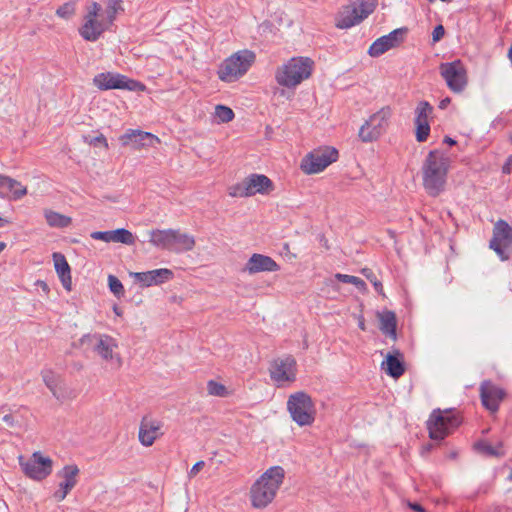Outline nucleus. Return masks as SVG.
I'll return each instance as SVG.
<instances>
[{"mask_svg": "<svg viewBox=\"0 0 512 512\" xmlns=\"http://www.w3.org/2000/svg\"><path fill=\"white\" fill-rule=\"evenodd\" d=\"M123 10L122 0H105V9L96 1L90 2L86 6L79 34L86 41H97L111 28L117 14Z\"/></svg>", "mask_w": 512, "mask_h": 512, "instance_id": "f257e3e1", "label": "nucleus"}, {"mask_svg": "<svg viewBox=\"0 0 512 512\" xmlns=\"http://www.w3.org/2000/svg\"><path fill=\"white\" fill-rule=\"evenodd\" d=\"M450 159L435 149L428 153L423 166V185L429 195L436 197L443 190L449 169Z\"/></svg>", "mask_w": 512, "mask_h": 512, "instance_id": "f03ea898", "label": "nucleus"}, {"mask_svg": "<svg viewBox=\"0 0 512 512\" xmlns=\"http://www.w3.org/2000/svg\"><path fill=\"white\" fill-rule=\"evenodd\" d=\"M315 69V62L307 56H294L275 70L276 83L288 89H295L308 80Z\"/></svg>", "mask_w": 512, "mask_h": 512, "instance_id": "7ed1b4c3", "label": "nucleus"}, {"mask_svg": "<svg viewBox=\"0 0 512 512\" xmlns=\"http://www.w3.org/2000/svg\"><path fill=\"white\" fill-rule=\"evenodd\" d=\"M285 476L281 466L269 468L251 487L250 496L253 507L264 508L275 498Z\"/></svg>", "mask_w": 512, "mask_h": 512, "instance_id": "20e7f679", "label": "nucleus"}, {"mask_svg": "<svg viewBox=\"0 0 512 512\" xmlns=\"http://www.w3.org/2000/svg\"><path fill=\"white\" fill-rule=\"evenodd\" d=\"M255 60L256 54L252 50H238L220 63L217 76L222 82H235L249 71Z\"/></svg>", "mask_w": 512, "mask_h": 512, "instance_id": "39448f33", "label": "nucleus"}, {"mask_svg": "<svg viewBox=\"0 0 512 512\" xmlns=\"http://www.w3.org/2000/svg\"><path fill=\"white\" fill-rule=\"evenodd\" d=\"M377 0H355L338 11L335 25L339 29L351 28L367 18L376 8Z\"/></svg>", "mask_w": 512, "mask_h": 512, "instance_id": "423d86ee", "label": "nucleus"}, {"mask_svg": "<svg viewBox=\"0 0 512 512\" xmlns=\"http://www.w3.org/2000/svg\"><path fill=\"white\" fill-rule=\"evenodd\" d=\"M461 423L458 415L451 410L434 409L427 420L429 437L441 441L451 434Z\"/></svg>", "mask_w": 512, "mask_h": 512, "instance_id": "0eeeda50", "label": "nucleus"}, {"mask_svg": "<svg viewBox=\"0 0 512 512\" xmlns=\"http://www.w3.org/2000/svg\"><path fill=\"white\" fill-rule=\"evenodd\" d=\"M287 409L292 420L299 426H309L315 421V405L306 392L299 391L291 394L287 401Z\"/></svg>", "mask_w": 512, "mask_h": 512, "instance_id": "6e6552de", "label": "nucleus"}, {"mask_svg": "<svg viewBox=\"0 0 512 512\" xmlns=\"http://www.w3.org/2000/svg\"><path fill=\"white\" fill-rule=\"evenodd\" d=\"M338 158L339 152L336 148L320 146L303 157L300 168L307 175L317 174L336 162Z\"/></svg>", "mask_w": 512, "mask_h": 512, "instance_id": "1a4fd4ad", "label": "nucleus"}, {"mask_svg": "<svg viewBox=\"0 0 512 512\" xmlns=\"http://www.w3.org/2000/svg\"><path fill=\"white\" fill-rule=\"evenodd\" d=\"M274 189L273 182L263 174H251L243 179L242 182L234 184L228 188V193L232 197H250L257 193L269 194Z\"/></svg>", "mask_w": 512, "mask_h": 512, "instance_id": "9d476101", "label": "nucleus"}, {"mask_svg": "<svg viewBox=\"0 0 512 512\" xmlns=\"http://www.w3.org/2000/svg\"><path fill=\"white\" fill-rule=\"evenodd\" d=\"M93 85L102 91L119 89L144 92L147 89L143 83L115 72L98 73L93 78Z\"/></svg>", "mask_w": 512, "mask_h": 512, "instance_id": "9b49d317", "label": "nucleus"}, {"mask_svg": "<svg viewBox=\"0 0 512 512\" xmlns=\"http://www.w3.org/2000/svg\"><path fill=\"white\" fill-rule=\"evenodd\" d=\"M489 247L502 261L510 259L512 255V227L505 220L500 219L494 224Z\"/></svg>", "mask_w": 512, "mask_h": 512, "instance_id": "f8f14e48", "label": "nucleus"}, {"mask_svg": "<svg viewBox=\"0 0 512 512\" xmlns=\"http://www.w3.org/2000/svg\"><path fill=\"white\" fill-rule=\"evenodd\" d=\"M448 88L456 93L462 92L467 85V71L460 60L442 63L439 67Z\"/></svg>", "mask_w": 512, "mask_h": 512, "instance_id": "ddd939ff", "label": "nucleus"}, {"mask_svg": "<svg viewBox=\"0 0 512 512\" xmlns=\"http://www.w3.org/2000/svg\"><path fill=\"white\" fill-rule=\"evenodd\" d=\"M296 371V360L291 355L275 359L269 368L271 379L278 384L294 382Z\"/></svg>", "mask_w": 512, "mask_h": 512, "instance_id": "4468645a", "label": "nucleus"}, {"mask_svg": "<svg viewBox=\"0 0 512 512\" xmlns=\"http://www.w3.org/2000/svg\"><path fill=\"white\" fill-rule=\"evenodd\" d=\"M20 465L26 476L34 480L45 479L52 472V460L49 457H43L40 452L33 453L32 457L26 461H21Z\"/></svg>", "mask_w": 512, "mask_h": 512, "instance_id": "2eb2a0df", "label": "nucleus"}, {"mask_svg": "<svg viewBox=\"0 0 512 512\" xmlns=\"http://www.w3.org/2000/svg\"><path fill=\"white\" fill-rule=\"evenodd\" d=\"M80 341L82 345L91 347L104 360L113 359V350L117 347V344L111 336L106 334H87Z\"/></svg>", "mask_w": 512, "mask_h": 512, "instance_id": "dca6fc26", "label": "nucleus"}, {"mask_svg": "<svg viewBox=\"0 0 512 512\" xmlns=\"http://www.w3.org/2000/svg\"><path fill=\"white\" fill-rule=\"evenodd\" d=\"M482 405L491 413L499 409L501 401L504 400L506 392L490 380H484L479 388Z\"/></svg>", "mask_w": 512, "mask_h": 512, "instance_id": "f3484780", "label": "nucleus"}, {"mask_svg": "<svg viewBox=\"0 0 512 512\" xmlns=\"http://www.w3.org/2000/svg\"><path fill=\"white\" fill-rule=\"evenodd\" d=\"M162 421L146 415L142 418L139 427V441L145 447L153 445L155 440L163 435Z\"/></svg>", "mask_w": 512, "mask_h": 512, "instance_id": "a211bd4d", "label": "nucleus"}, {"mask_svg": "<svg viewBox=\"0 0 512 512\" xmlns=\"http://www.w3.org/2000/svg\"><path fill=\"white\" fill-rule=\"evenodd\" d=\"M403 30L396 29L387 35L376 39L369 47L368 54L371 57H379L388 50L399 46L403 41Z\"/></svg>", "mask_w": 512, "mask_h": 512, "instance_id": "6ab92c4d", "label": "nucleus"}, {"mask_svg": "<svg viewBox=\"0 0 512 512\" xmlns=\"http://www.w3.org/2000/svg\"><path fill=\"white\" fill-rule=\"evenodd\" d=\"M79 468L77 465H66L58 472V476L63 479L59 483V488L54 492V498L61 502L63 501L68 493L76 486L77 476L79 475Z\"/></svg>", "mask_w": 512, "mask_h": 512, "instance_id": "aec40b11", "label": "nucleus"}, {"mask_svg": "<svg viewBox=\"0 0 512 512\" xmlns=\"http://www.w3.org/2000/svg\"><path fill=\"white\" fill-rule=\"evenodd\" d=\"M133 276L143 287H150L152 285H159L171 280L174 273L170 269L160 268L147 272H136Z\"/></svg>", "mask_w": 512, "mask_h": 512, "instance_id": "412c9836", "label": "nucleus"}, {"mask_svg": "<svg viewBox=\"0 0 512 512\" xmlns=\"http://www.w3.org/2000/svg\"><path fill=\"white\" fill-rule=\"evenodd\" d=\"M120 139L123 145L131 146L134 149L154 146L160 142L158 137L144 130H131L130 133L121 136Z\"/></svg>", "mask_w": 512, "mask_h": 512, "instance_id": "4be33fe9", "label": "nucleus"}, {"mask_svg": "<svg viewBox=\"0 0 512 512\" xmlns=\"http://www.w3.org/2000/svg\"><path fill=\"white\" fill-rule=\"evenodd\" d=\"M90 236L94 240L122 243L126 245H133L136 239L135 236L125 228L110 231H95L92 232Z\"/></svg>", "mask_w": 512, "mask_h": 512, "instance_id": "5701e85b", "label": "nucleus"}, {"mask_svg": "<svg viewBox=\"0 0 512 512\" xmlns=\"http://www.w3.org/2000/svg\"><path fill=\"white\" fill-rule=\"evenodd\" d=\"M279 270V265L271 257L254 253L247 261L244 271L249 274L259 272H275Z\"/></svg>", "mask_w": 512, "mask_h": 512, "instance_id": "b1692460", "label": "nucleus"}, {"mask_svg": "<svg viewBox=\"0 0 512 512\" xmlns=\"http://www.w3.org/2000/svg\"><path fill=\"white\" fill-rule=\"evenodd\" d=\"M382 365H386L385 372L394 379L400 378L406 370L404 356L399 349L388 352Z\"/></svg>", "mask_w": 512, "mask_h": 512, "instance_id": "393cba45", "label": "nucleus"}, {"mask_svg": "<svg viewBox=\"0 0 512 512\" xmlns=\"http://www.w3.org/2000/svg\"><path fill=\"white\" fill-rule=\"evenodd\" d=\"M54 266L56 272L61 280L63 287L67 291L72 289L71 269L65 258L61 253L55 252L53 254Z\"/></svg>", "mask_w": 512, "mask_h": 512, "instance_id": "a878e982", "label": "nucleus"}, {"mask_svg": "<svg viewBox=\"0 0 512 512\" xmlns=\"http://www.w3.org/2000/svg\"><path fill=\"white\" fill-rule=\"evenodd\" d=\"M12 193L14 200L21 199L27 194V189L17 180L0 174V197H5L7 192Z\"/></svg>", "mask_w": 512, "mask_h": 512, "instance_id": "bb28decb", "label": "nucleus"}, {"mask_svg": "<svg viewBox=\"0 0 512 512\" xmlns=\"http://www.w3.org/2000/svg\"><path fill=\"white\" fill-rule=\"evenodd\" d=\"M377 317L380 321L379 329L383 334L396 340V328H397V318L396 314L390 310H384L383 312H378Z\"/></svg>", "mask_w": 512, "mask_h": 512, "instance_id": "cd10ccee", "label": "nucleus"}, {"mask_svg": "<svg viewBox=\"0 0 512 512\" xmlns=\"http://www.w3.org/2000/svg\"><path fill=\"white\" fill-rule=\"evenodd\" d=\"M174 229H155L150 232L149 242L157 248L171 251Z\"/></svg>", "mask_w": 512, "mask_h": 512, "instance_id": "c85d7f7f", "label": "nucleus"}, {"mask_svg": "<svg viewBox=\"0 0 512 512\" xmlns=\"http://www.w3.org/2000/svg\"><path fill=\"white\" fill-rule=\"evenodd\" d=\"M195 246V239L192 235L174 230L171 251L182 253L191 251Z\"/></svg>", "mask_w": 512, "mask_h": 512, "instance_id": "c756f323", "label": "nucleus"}, {"mask_svg": "<svg viewBox=\"0 0 512 512\" xmlns=\"http://www.w3.org/2000/svg\"><path fill=\"white\" fill-rule=\"evenodd\" d=\"M433 112V107L426 101H421L415 111L416 128H430L429 118Z\"/></svg>", "mask_w": 512, "mask_h": 512, "instance_id": "7c9ffc66", "label": "nucleus"}, {"mask_svg": "<svg viewBox=\"0 0 512 512\" xmlns=\"http://www.w3.org/2000/svg\"><path fill=\"white\" fill-rule=\"evenodd\" d=\"M44 217L47 224L52 228H66L72 223L71 217L60 214L51 209L44 210Z\"/></svg>", "mask_w": 512, "mask_h": 512, "instance_id": "2f4dec72", "label": "nucleus"}, {"mask_svg": "<svg viewBox=\"0 0 512 512\" xmlns=\"http://www.w3.org/2000/svg\"><path fill=\"white\" fill-rule=\"evenodd\" d=\"M391 115L392 111L390 107H384L379 112L372 115L370 119L366 121L364 125L361 126V128H366V126L368 128H380L382 126H387L389 125V119Z\"/></svg>", "mask_w": 512, "mask_h": 512, "instance_id": "473e14b6", "label": "nucleus"}, {"mask_svg": "<svg viewBox=\"0 0 512 512\" xmlns=\"http://www.w3.org/2000/svg\"><path fill=\"white\" fill-rule=\"evenodd\" d=\"M502 445L499 444L498 447H493L485 440H479L474 444V449L481 455L488 457H500L503 455L501 451Z\"/></svg>", "mask_w": 512, "mask_h": 512, "instance_id": "72a5a7b5", "label": "nucleus"}, {"mask_svg": "<svg viewBox=\"0 0 512 512\" xmlns=\"http://www.w3.org/2000/svg\"><path fill=\"white\" fill-rule=\"evenodd\" d=\"M77 0H70L63 3L56 9V15L64 20H70L76 15Z\"/></svg>", "mask_w": 512, "mask_h": 512, "instance_id": "f704fd0d", "label": "nucleus"}, {"mask_svg": "<svg viewBox=\"0 0 512 512\" xmlns=\"http://www.w3.org/2000/svg\"><path fill=\"white\" fill-rule=\"evenodd\" d=\"M42 380L47 386V388L51 391L53 396L57 397V385L59 382V375H57L51 369H44L41 371Z\"/></svg>", "mask_w": 512, "mask_h": 512, "instance_id": "c9c22d12", "label": "nucleus"}, {"mask_svg": "<svg viewBox=\"0 0 512 512\" xmlns=\"http://www.w3.org/2000/svg\"><path fill=\"white\" fill-rule=\"evenodd\" d=\"M108 285L110 291L116 296L121 297L124 295V287L121 281L114 275L108 276Z\"/></svg>", "mask_w": 512, "mask_h": 512, "instance_id": "e433bc0d", "label": "nucleus"}, {"mask_svg": "<svg viewBox=\"0 0 512 512\" xmlns=\"http://www.w3.org/2000/svg\"><path fill=\"white\" fill-rule=\"evenodd\" d=\"M207 390L210 395L224 397L227 395V389L223 384H220L214 380H210L207 383Z\"/></svg>", "mask_w": 512, "mask_h": 512, "instance_id": "4c0bfd02", "label": "nucleus"}, {"mask_svg": "<svg viewBox=\"0 0 512 512\" xmlns=\"http://www.w3.org/2000/svg\"><path fill=\"white\" fill-rule=\"evenodd\" d=\"M362 273L365 275V277L373 284L375 290L384 296V292H383V285L382 283L377 279V277L375 276V274L370 270V269H363L362 270Z\"/></svg>", "mask_w": 512, "mask_h": 512, "instance_id": "58836bf2", "label": "nucleus"}, {"mask_svg": "<svg viewBox=\"0 0 512 512\" xmlns=\"http://www.w3.org/2000/svg\"><path fill=\"white\" fill-rule=\"evenodd\" d=\"M358 136L363 142H372L380 136V130H359Z\"/></svg>", "mask_w": 512, "mask_h": 512, "instance_id": "ea45409f", "label": "nucleus"}, {"mask_svg": "<svg viewBox=\"0 0 512 512\" xmlns=\"http://www.w3.org/2000/svg\"><path fill=\"white\" fill-rule=\"evenodd\" d=\"M228 107L224 105H217L215 107L214 116L218 119L220 123H227L228 122Z\"/></svg>", "mask_w": 512, "mask_h": 512, "instance_id": "a19ab883", "label": "nucleus"}, {"mask_svg": "<svg viewBox=\"0 0 512 512\" xmlns=\"http://www.w3.org/2000/svg\"><path fill=\"white\" fill-rule=\"evenodd\" d=\"M84 138H85V141H87L90 145H93L95 147L103 146L106 148L108 146L106 138L102 134L92 137V138H88V137H84Z\"/></svg>", "mask_w": 512, "mask_h": 512, "instance_id": "79ce46f5", "label": "nucleus"}, {"mask_svg": "<svg viewBox=\"0 0 512 512\" xmlns=\"http://www.w3.org/2000/svg\"><path fill=\"white\" fill-rule=\"evenodd\" d=\"M335 279H337L338 281H340L342 283H347V284H352L353 285L354 281H356V276L336 273L335 274Z\"/></svg>", "mask_w": 512, "mask_h": 512, "instance_id": "37998d69", "label": "nucleus"}, {"mask_svg": "<svg viewBox=\"0 0 512 512\" xmlns=\"http://www.w3.org/2000/svg\"><path fill=\"white\" fill-rule=\"evenodd\" d=\"M445 34L444 27L442 25H438L434 28L432 33V38L434 42L440 41Z\"/></svg>", "mask_w": 512, "mask_h": 512, "instance_id": "c03bdc74", "label": "nucleus"}, {"mask_svg": "<svg viewBox=\"0 0 512 512\" xmlns=\"http://www.w3.org/2000/svg\"><path fill=\"white\" fill-rule=\"evenodd\" d=\"M205 465V462L204 461H198L197 463H195L191 470L189 471V477H195L199 471L204 467Z\"/></svg>", "mask_w": 512, "mask_h": 512, "instance_id": "a18cd8bd", "label": "nucleus"}, {"mask_svg": "<svg viewBox=\"0 0 512 512\" xmlns=\"http://www.w3.org/2000/svg\"><path fill=\"white\" fill-rule=\"evenodd\" d=\"M430 130H416V138L419 142H424L429 137Z\"/></svg>", "mask_w": 512, "mask_h": 512, "instance_id": "49530a36", "label": "nucleus"}, {"mask_svg": "<svg viewBox=\"0 0 512 512\" xmlns=\"http://www.w3.org/2000/svg\"><path fill=\"white\" fill-rule=\"evenodd\" d=\"M504 174H510L512 172V154L507 158L505 164L502 167Z\"/></svg>", "mask_w": 512, "mask_h": 512, "instance_id": "de8ad7c7", "label": "nucleus"}, {"mask_svg": "<svg viewBox=\"0 0 512 512\" xmlns=\"http://www.w3.org/2000/svg\"><path fill=\"white\" fill-rule=\"evenodd\" d=\"M3 422L6 423L9 427H14L15 421L14 417L11 414H6L2 418Z\"/></svg>", "mask_w": 512, "mask_h": 512, "instance_id": "09e8293b", "label": "nucleus"}, {"mask_svg": "<svg viewBox=\"0 0 512 512\" xmlns=\"http://www.w3.org/2000/svg\"><path fill=\"white\" fill-rule=\"evenodd\" d=\"M409 507L415 512H427L426 509L419 503H409Z\"/></svg>", "mask_w": 512, "mask_h": 512, "instance_id": "8fccbe9b", "label": "nucleus"}, {"mask_svg": "<svg viewBox=\"0 0 512 512\" xmlns=\"http://www.w3.org/2000/svg\"><path fill=\"white\" fill-rule=\"evenodd\" d=\"M353 285L361 291L366 289V283L359 277H356V281H354Z\"/></svg>", "mask_w": 512, "mask_h": 512, "instance_id": "3c124183", "label": "nucleus"}, {"mask_svg": "<svg viewBox=\"0 0 512 512\" xmlns=\"http://www.w3.org/2000/svg\"><path fill=\"white\" fill-rule=\"evenodd\" d=\"M449 104H450V98L447 97V98H445V99L440 101L439 108L440 109H445Z\"/></svg>", "mask_w": 512, "mask_h": 512, "instance_id": "603ef678", "label": "nucleus"}, {"mask_svg": "<svg viewBox=\"0 0 512 512\" xmlns=\"http://www.w3.org/2000/svg\"><path fill=\"white\" fill-rule=\"evenodd\" d=\"M433 447L434 446L431 443L423 445V447H422V454L430 452L433 449Z\"/></svg>", "mask_w": 512, "mask_h": 512, "instance_id": "864d4df0", "label": "nucleus"}, {"mask_svg": "<svg viewBox=\"0 0 512 512\" xmlns=\"http://www.w3.org/2000/svg\"><path fill=\"white\" fill-rule=\"evenodd\" d=\"M443 142H444V143H447V144H449V145H454V144H456V141H455L454 139H452L451 137H448V136H446V137L444 138V141H443Z\"/></svg>", "mask_w": 512, "mask_h": 512, "instance_id": "5fc2aeb1", "label": "nucleus"}, {"mask_svg": "<svg viewBox=\"0 0 512 512\" xmlns=\"http://www.w3.org/2000/svg\"><path fill=\"white\" fill-rule=\"evenodd\" d=\"M227 116H228V122L231 121L233 118H234V112L231 108L228 107V113H227Z\"/></svg>", "mask_w": 512, "mask_h": 512, "instance_id": "6e6d98bb", "label": "nucleus"}, {"mask_svg": "<svg viewBox=\"0 0 512 512\" xmlns=\"http://www.w3.org/2000/svg\"><path fill=\"white\" fill-rule=\"evenodd\" d=\"M8 223H9L8 220L3 219V218L0 217V227L4 226L5 224H8Z\"/></svg>", "mask_w": 512, "mask_h": 512, "instance_id": "4d7b16f0", "label": "nucleus"}, {"mask_svg": "<svg viewBox=\"0 0 512 512\" xmlns=\"http://www.w3.org/2000/svg\"><path fill=\"white\" fill-rule=\"evenodd\" d=\"M508 58H509V60H510V61H511V63H512V45H511V47H510V48H509V50H508Z\"/></svg>", "mask_w": 512, "mask_h": 512, "instance_id": "13d9d810", "label": "nucleus"}, {"mask_svg": "<svg viewBox=\"0 0 512 512\" xmlns=\"http://www.w3.org/2000/svg\"><path fill=\"white\" fill-rule=\"evenodd\" d=\"M359 328H360L361 330H363V331L366 329L365 324H364V321H360V322H359Z\"/></svg>", "mask_w": 512, "mask_h": 512, "instance_id": "bf43d9fd", "label": "nucleus"}, {"mask_svg": "<svg viewBox=\"0 0 512 512\" xmlns=\"http://www.w3.org/2000/svg\"><path fill=\"white\" fill-rule=\"evenodd\" d=\"M6 247V244L4 242H0V252H2Z\"/></svg>", "mask_w": 512, "mask_h": 512, "instance_id": "052dcab7", "label": "nucleus"}, {"mask_svg": "<svg viewBox=\"0 0 512 512\" xmlns=\"http://www.w3.org/2000/svg\"><path fill=\"white\" fill-rule=\"evenodd\" d=\"M430 2H432L433 0H429ZM442 2H450L451 0H441Z\"/></svg>", "mask_w": 512, "mask_h": 512, "instance_id": "680f3d73", "label": "nucleus"}, {"mask_svg": "<svg viewBox=\"0 0 512 512\" xmlns=\"http://www.w3.org/2000/svg\"><path fill=\"white\" fill-rule=\"evenodd\" d=\"M43 289H47V284L43 283Z\"/></svg>", "mask_w": 512, "mask_h": 512, "instance_id": "e2e57ef3", "label": "nucleus"}, {"mask_svg": "<svg viewBox=\"0 0 512 512\" xmlns=\"http://www.w3.org/2000/svg\"><path fill=\"white\" fill-rule=\"evenodd\" d=\"M389 234H391L392 236H394V232L392 230H389Z\"/></svg>", "mask_w": 512, "mask_h": 512, "instance_id": "0e129e2a", "label": "nucleus"}]
</instances>
